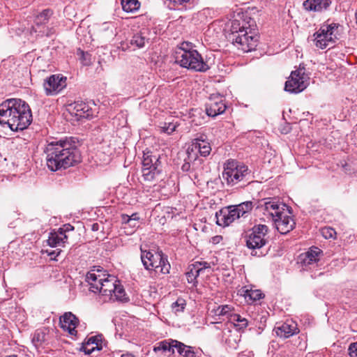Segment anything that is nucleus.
<instances>
[{"label":"nucleus","instance_id":"obj_1","mask_svg":"<svg viewBox=\"0 0 357 357\" xmlns=\"http://www.w3.org/2000/svg\"><path fill=\"white\" fill-rule=\"evenodd\" d=\"M45 152L47 166L52 172L66 169L81 161L80 152L72 137L50 142Z\"/></svg>","mask_w":357,"mask_h":357},{"label":"nucleus","instance_id":"obj_2","mask_svg":"<svg viewBox=\"0 0 357 357\" xmlns=\"http://www.w3.org/2000/svg\"><path fill=\"white\" fill-rule=\"evenodd\" d=\"M31 121V109L25 101L10 98L0 105V123H7L12 130H23Z\"/></svg>","mask_w":357,"mask_h":357},{"label":"nucleus","instance_id":"obj_3","mask_svg":"<svg viewBox=\"0 0 357 357\" xmlns=\"http://www.w3.org/2000/svg\"><path fill=\"white\" fill-rule=\"evenodd\" d=\"M251 171L243 163L234 160H229L225 164L222 172V179L227 184L234 186L243 183V185L250 183Z\"/></svg>","mask_w":357,"mask_h":357},{"label":"nucleus","instance_id":"obj_4","mask_svg":"<svg viewBox=\"0 0 357 357\" xmlns=\"http://www.w3.org/2000/svg\"><path fill=\"white\" fill-rule=\"evenodd\" d=\"M268 227L265 225H255L251 232L245 236L247 248L250 250V255L261 257L265 256L268 251L264 248L268 243L267 235Z\"/></svg>","mask_w":357,"mask_h":357},{"label":"nucleus","instance_id":"obj_5","mask_svg":"<svg viewBox=\"0 0 357 357\" xmlns=\"http://www.w3.org/2000/svg\"><path fill=\"white\" fill-rule=\"evenodd\" d=\"M252 208V202L250 201L223 208L215 213L216 223L220 226H229L235 220L246 217Z\"/></svg>","mask_w":357,"mask_h":357},{"label":"nucleus","instance_id":"obj_6","mask_svg":"<svg viewBox=\"0 0 357 357\" xmlns=\"http://www.w3.org/2000/svg\"><path fill=\"white\" fill-rule=\"evenodd\" d=\"M175 61L181 67L194 71L206 72L209 69V66L204 61L202 55L196 50L176 51Z\"/></svg>","mask_w":357,"mask_h":357},{"label":"nucleus","instance_id":"obj_7","mask_svg":"<svg viewBox=\"0 0 357 357\" xmlns=\"http://www.w3.org/2000/svg\"><path fill=\"white\" fill-rule=\"evenodd\" d=\"M239 25L238 21L232 23L231 35L233 43L238 45V49L245 52L255 50L257 45L258 38L255 36L250 28L241 27L237 30L236 25Z\"/></svg>","mask_w":357,"mask_h":357},{"label":"nucleus","instance_id":"obj_8","mask_svg":"<svg viewBox=\"0 0 357 357\" xmlns=\"http://www.w3.org/2000/svg\"><path fill=\"white\" fill-rule=\"evenodd\" d=\"M162 165L158 154L144 153L142 160V176L144 181L152 182L161 179Z\"/></svg>","mask_w":357,"mask_h":357},{"label":"nucleus","instance_id":"obj_9","mask_svg":"<svg viewBox=\"0 0 357 357\" xmlns=\"http://www.w3.org/2000/svg\"><path fill=\"white\" fill-rule=\"evenodd\" d=\"M338 27L339 24L337 23L323 24L320 29L314 33L316 47L323 50L330 45L332 47L334 46L336 40L338 39L335 33Z\"/></svg>","mask_w":357,"mask_h":357},{"label":"nucleus","instance_id":"obj_10","mask_svg":"<svg viewBox=\"0 0 357 357\" xmlns=\"http://www.w3.org/2000/svg\"><path fill=\"white\" fill-rule=\"evenodd\" d=\"M308 77L305 75L304 69L292 71L286 81L284 90L291 93H298L307 88Z\"/></svg>","mask_w":357,"mask_h":357},{"label":"nucleus","instance_id":"obj_11","mask_svg":"<svg viewBox=\"0 0 357 357\" xmlns=\"http://www.w3.org/2000/svg\"><path fill=\"white\" fill-rule=\"evenodd\" d=\"M43 89L47 96H56L67 86V77L61 74H54L44 79Z\"/></svg>","mask_w":357,"mask_h":357},{"label":"nucleus","instance_id":"obj_12","mask_svg":"<svg viewBox=\"0 0 357 357\" xmlns=\"http://www.w3.org/2000/svg\"><path fill=\"white\" fill-rule=\"evenodd\" d=\"M205 107L206 114L211 117L223 114L227 109L225 98L219 93L211 94Z\"/></svg>","mask_w":357,"mask_h":357},{"label":"nucleus","instance_id":"obj_13","mask_svg":"<svg viewBox=\"0 0 357 357\" xmlns=\"http://www.w3.org/2000/svg\"><path fill=\"white\" fill-rule=\"evenodd\" d=\"M259 208L264 211V214L274 219L285 210L286 204L280 202L276 198L268 197L263 199L259 204Z\"/></svg>","mask_w":357,"mask_h":357},{"label":"nucleus","instance_id":"obj_14","mask_svg":"<svg viewBox=\"0 0 357 357\" xmlns=\"http://www.w3.org/2000/svg\"><path fill=\"white\" fill-rule=\"evenodd\" d=\"M322 251L317 248L312 247L304 254H301L299 257L300 263L305 271H310L318 266L319 261V255Z\"/></svg>","mask_w":357,"mask_h":357},{"label":"nucleus","instance_id":"obj_15","mask_svg":"<svg viewBox=\"0 0 357 357\" xmlns=\"http://www.w3.org/2000/svg\"><path fill=\"white\" fill-rule=\"evenodd\" d=\"M52 11L50 9H45L42 12L38 13L34 18L33 25L32 26V31L35 33H38V35L43 36L50 35V31L45 27V24L48 22L50 17L52 15Z\"/></svg>","mask_w":357,"mask_h":357},{"label":"nucleus","instance_id":"obj_16","mask_svg":"<svg viewBox=\"0 0 357 357\" xmlns=\"http://www.w3.org/2000/svg\"><path fill=\"white\" fill-rule=\"evenodd\" d=\"M105 272L100 267H94L86 273L85 281L88 283L90 291L94 293L99 292L100 283L105 280Z\"/></svg>","mask_w":357,"mask_h":357},{"label":"nucleus","instance_id":"obj_17","mask_svg":"<svg viewBox=\"0 0 357 357\" xmlns=\"http://www.w3.org/2000/svg\"><path fill=\"white\" fill-rule=\"evenodd\" d=\"M277 336L281 338H289L299 333V329L296 321L287 319L285 322L277 324L274 328Z\"/></svg>","mask_w":357,"mask_h":357},{"label":"nucleus","instance_id":"obj_18","mask_svg":"<svg viewBox=\"0 0 357 357\" xmlns=\"http://www.w3.org/2000/svg\"><path fill=\"white\" fill-rule=\"evenodd\" d=\"M276 229L281 234H286L291 231L295 227V222L294 219L287 215L284 211L281 213V215H278L272 220Z\"/></svg>","mask_w":357,"mask_h":357},{"label":"nucleus","instance_id":"obj_19","mask_svg":"<svg viewBox=\"0 0 357 357\" xmlns=\"http://www.w3.org/2000/svg\"><path fill=\"white\" fill-rule=\"evenodd\" d=\"M79 324L78 318L70 312H65L60 317L61 328L71 335H77L76 328Z\"/></svg>","mask_w":357,"mask_h":357},{"label":"nucleus","instance_id":"obj_20","mask_svg":"<svg viewBox=\"0 0 357 357\" xmlns=\"http://www.w3.org/2000/svg\"><path fill=\"white\" fill-rule=\"evenodd\" d=\"M119 280L116 277L105 273L104 282L100 283L99 294L105 296V300L112 299V292L115 290V286Z\"/></svg>","mask_w":357,"mask_h":357},{"label":"nucleus","instance_id":"obj_21","mask_svg":"<svg viewBox=\"0 0 357 357\" xmlns=\"http://www.w3.org/2000/svg\"><path fill=\"white\" fill-rule=\"evenodd\" d=\"M102 349V335L91 336L82 344L80 351L85 354H91L95 350L100 351Z\"/></svg>","mask_w":357,"mask_h":357},{"label":"nucleus","instance_id":"obj_22","mask_svg":"<svg viewBox=\"0 0 357 357\" xmlns=\"http://www.w3.org/2000/svg\"><path fill=\"white\" fill-rule=\"evenodd\" d=\"M69 109L79 118H89L93 116L91 108L83 101H76L70 105Z\"/></svg>","mask_w":357,"mask_h":357},{"label":"nucleus","instance_id":"obj_23","mask_svg":"<svg viewBox=\"0 0 357 357\" xmlns=\"http://www.w3.org/2000/svg\"><path fill=\"white\" fill-rule=\"evenodd\" d=\"M155 261L153 271H155V272H160L162 274H167L169 273L170 264L167 260V257L162 251L155 252Z\"/></svg>","mask_w":357,"mask_h":357},{"label":"nucleus","instance_id":"obj_24","mask_svg":"<svg viewBox=\"0 0 357 357\" xmlns=\"http://www.w3.org/2000/svg\"><path fill=\"white\" fill-rule=\"evenodd\" d=\"M331 4V0H306L303 2V7L309 11L322 12L327 10Z\"/></svg>","mask_w":357,"mask_h":357},{"label":"nucleus","instance_id":"obj_25","mask_svg":"<svg viewBox=\"0 0 357 357\" xmlns=\"http://www.w3.org/2000/svg\"><path fill=\"white\" fill-rule=\"evenodd\" d=\"M206 138L205 135H202L199 138H196L192 144V151H199L203 157L208 156L211 151L210 144L206 141Z\"/></svg>","mask_w":357,"mask_h":357},{"label":"nucleus","instance_id":"obj_26","mask_svg":"<svg viewBox=\"0 0 357 357\" xmlns=\"http://www.w3.org/2000/svg\"><path fill=\"white\" fill-rule=\"evenodd\" d=\"M172 343L174 344L172 347L176 349L177 352L181 357H197V352L195 349L190 346L178 340H172Z\"/></svg>","mask_w":357,"mask_h":357},{"label":"nucleus","instance_id":"obj_27","mask_svg":"<svg viewBox=\"0 0 357 357\" xmlns=\"http://www.w3.org/2000/svg\"><path fill=\"white\" fill-rule=\"evenodd\" d=\"M148 29H142L139 32L135 33L131 40L130 44L132 45H135L138 48H142L144 47L146 43L149 42V38H147Z\"/></svg>","mask_w":357,"mask_h":357},{"label":"nucleus","instance_id":"obj_28","mask_svg":"<svg viewBox=\"0 0 357 357\" xmlns=\"http://www.w3.org/2000/svg\"><path fill=\"white\" fill-rule=\"evenodd\" d=\"M141 250V260L145 269L147 271H153L154 266L155 253L153 254L151 251Z\"/></svg>","mask_w":357,"mask_h":357},{"label":"nucleus","instance_id":"obj_29","mask_svg":"<svg viewBox=\"0 0 357 357\" xmlns=\"http://www.w3.org/2000/svg\"><path fill=\"white\" fill-rule=\"evenodd\" d=\"M68 236H60L56 234L55 231L51 232L50 234L49 238L47 239V243L50 247H57L62 246L64 247L66 243L67 242Z\"/></svg>","mask_w":357,"mask_h":357},{"label":"nucleus","instance_id":"obj_30","mask_svg":"<svg viewBox=\"0 0 357 357\" xmlns=\"http://www.w3.org/2000/svg\"><path fill=\"white\" fill-rule=\"evenodd\" d=\"M172 339L165 340L157 343L153 347V351H169L172 354H174V347H172L174 344L172 343Z\"/></svg>","mask_w":357,"mask_h":357},{"label":"nucleus","instance_id":"obj_31","mask_svg":"<svg viewBox=\"0 0 357 357\" xmlns=\"http://www.w3.org/2000/svg\"><path fill=\"white\" fill-rule=\"evenodd\" d=\"M230 322L234 323L238 330H243L248 326V320L238 314L234 313L231 315Z\"/></svg>","mask_w":357,"mask_h":357},{"label":"nucleus","instance_id":"obj_32","mask_svg":"<svg viewBox=\"0 0 357 357\" xmlns=\"http://www.w3.org/2000/svg\"><path fill=\"white\" fill-rule=\"evenodd\" d=\"M123 10L127 13H132L139 8V2L137 0H121Z\"/></svg>","mask_w":357,"mask_h":357},{"label":"nucleus","instance_id":"obj_33","mask_svg":"<svg viewBox=\"0 0 357 357\" xmlns=\"http://www.w3.org/2000/svg\"><path fill=\"white\" fill-rule=\"evenodd\" d=\"M200 274V269H196L192 265H189L188 271L186 273V278L188 283L192 284L194 286L197 283V278Z\"/></svg>","mask_w":357,"mask_h":357},{"label":"nucleus","instance_id":"obj_34","mask_svg":"<svg viewBox=\"0 0 357 357\" xmlns=\"http://www.w3.org/2000/svg\"><path fill=\"white\" fill-rule=\"evenodd\" d=\"M234 307L225 305L219 306L215 310V314L218 316H226L230 321L231 315L234 314Z\"/></svg>","mask_w":357,"mask_h":357},{"label":"nucleus","instance_id":"obj_35","mask_svg":"<svg viewBox=\"0 0 357 357\" xmlns=\"http://www.w3.org/2000/svg\"><path fill=\"white\" fill-rule=\"evenodd\" d=\"M126 292L120 282L115 286V290L112 292V299L123 301L126 299Z\"/></svg>","mask_w":357,"mask_h":357},{"label":"nucleus","instance_id":"obj_36","mask_svg":"<svg viewBox=\"0 0 357 357\" xmlns=\"http://www.w3.org/2000/svg\"><path fill=\"white\" fill-rule=\"evenodd\" d=\"M245 297L248 299V301H251L254 302L260 300L263 297V294L259 289L246 290Z\"/></svg>","mask_w":357,"mask_h":357},{"label":"nucleus","instance_id":"obj_37","mask_svg":"<svg viewBox=\"0 0 357 357\" xmlns=\"http://www.w3.org/2000/svg\"><path fill=\"white\" fill-rule=\"evenodd\" d=\"M45 333L40 331H36L32 338V342L34 346L38 348L43 345V342L46 340Z\"/></svg>","mask_w":357,"mask_h":357},{"label":"nucleus","instance_id":"obj_38","mask_svg":"<svg viewBox=\"0 0 357 357\" xmlns=\"http://www.w3.org/2000/svg\"><path fill=\"white\" fill-rule=\"evenodd\" d=\"M178 126V123H177V121L176 122H169V123L165 122V123H164V125L162 126H161V129L163 132L170 135L176 130V128Z\"/></svg>","mask_w":357,"mask_h":357},{"label":"nucleus","instance_id":"obj_39","mask_svg":"<svg viewBox=\"0 0 357 357\" xmlns=\"http://www.w3.org/2000/svg\"><path fill=\"white\" fill-rule=\"evenodd\" d=\"M321 233L326 239L335 238L336 235V231L334 229L327 227L322 228Z\"/></svg>","mask_w":357,"mask_h":357},{"label":"nucleus","instance_id":"obj_40","mask_svg":"<svg viewBox=\"0 0 357 357\" xmlns=\"http://www.w3.org/2000/svg\"><path fill=\"white\" fill-rule=\"evenodd\" d=\"M77 54L80 56V59L84 66H89L91 63V54L89 52H84L79 49L77 50Z\"/></svg>","mask_w":357,"mask_h":357},{"label":"nucleus","instance_id":"obj_41","mask_svg":"<svg viewBox=\"0 0 357 357\" xmlns=\"http://www.w3.org/2000/svg\"><path fill=\"white\" fill-rule=\"evenodd\" d=\"M167 6L171 10L179 9V6L188 2L190 0H167Z\"/></svg>","mask_w":357,"mask_h":357},{"label":"nucleus","instance_id":"obj_42","mask_svg":"<svg viewBox=\"0 0 357 357\" xmlns=\"http://www.w3.org/2000/svg\"><path fill=\"white\" fill-rule=\"evenodd\" d=\"M187 153L188 154V158L184 159V162L181 166V170L183 172H190L192 171V167L190 165V161L191 160V154L189 152V151H187Z\"/></svg>","mask_w":357,"mask_h":357},{"label":"nucleus","instance_id":"obj_43","mask_svg":"<svg viewBox=\"0 0 357 357\" xmlns=\"http://www.w3.org/2000/svg\"><path fill=\"white\" fill-rule=\"evenodd\" d=\"M185 306V302L183 299H177V301L172 303V307L175 312L183 311Z\"/></svg>","mask_w":357,"mask_h":357},{"label":"nucleus","instance_id":"obj_44","mask_svg":"<svg viewBox=\"0 0 357 357\" xmlns=\"http://www.w3.org/2000/svg\"><path fill=\"white\" fill-rule=\"evenodd\" d=\"M197 270L200 269V273L205 269L211 268V264L206 261H196L192 264Z\"/></svg>","mask_w":357,"mask_h":357},{"label":"nucleus","instance_id":"obj_45","mask_svg":"<svg viewBox=\"0 0 357 357\" xmlns=\"http://www.w3.org/2000/svg\"><path fill=\"white\" fill-rule=\"evenodd\" d=\"M350 357H357V342L351 343L348 349Z\"/></svg>","mask_w":357,"mask_h":357},{"label":"nucleus","instance_id":"obj_46","mask_svg":"<svg viewBox=\"0 0 357 357\" xmlns=\"http://www.w3.org/2000/svg\"><path fill=\"white\" fill-rule=\"evenodd\" d=\"M192 50H193L192 49L191 43L184 42V43H181V47H179V49L177 51H183L184 52V51H192Z\"/></svg>","mask_w":357,"mask_h":357},{"label":"nucleus","instance_id":"obj_47","mask_svg":"<svg viewBox=\"0 0 357 357\" xmlns=\"http://www.w3.org/2000/svg\"><path fill=\"white\" fill-rule=\"evenodd\" d=\"M188 176H189V178L193 181V183H195V180L198 178L199 174L197 172V170L194 168L193 166H192V171H190V172H189Z\"/></svg>","mask_w":357,"mask_h":357},{"label":"nucleus","instance_id":"obj_48","mask_svg":"<svg viewBox=\"0 0 357 357\" xmlns=\"http://www.w3.org/2000/svg\"><path fill=\"white\" fill-rule=\"evenodd\" d=\"M110 25H111V24L108 23V22H105V23L102 24V26L100 28V31H110V32H111L110 36H114V33H113V31H112V27L111 28Z\"/></svg>","mask_w":357,"mask_h":357},{"label":"nucleus","instance_id":"obj_49","mask_svg":"<svg viewBox=\"0 0 357 357\" xmlns=\"http://www.w3.org/2000/svg\"><path fill=\"white\" fill-rule=\"evenodd\" d=\"M121 221L123 223L129 224L130 225L133 226V227L135 226V225H132V223L130 222V218L128 215L122 214L121 215Z\"/></svg>","mask_w":357,"mask_h":357},{"label":"nucleus","instance_id":"obj_50","mask_svg":"<svg viewBox=\"0 0 357 357\" xmlns=\"http://www.w3.org/2000/svg\"><path fill=\"white\" fill-rule=\"evenodd\" d=\"M62 229L65 232L73 231L74 229V227L70 225V224H66L63 226Z\"/></svg>","mask_w":357,"mask_h":357},{"label":"nucleus","instance_id":"obj_51","mask_svg":"<svg viewBox=\"0 0 357 357\" xmlns=\"http://www.w3.org/2000/svg\"><path fill=\"white\" fill-rule=\"evenodd\" d=\"M130 218V222L138 220L139 219L137 213H132L131 215H129Z\"/></svg>","mask_w":357,"mask_h":357},{"label":"nucleus","instance_id":"obj_52","mask_svg":"<svg viewBox=\"0 0 357 357\" xmlns=\"http://www.w3.org/2000/svg\"><path fill=\"white\" fill-rule=\"evenodd\" d=\"M221 239H222V236H215L212 238V243H215V244L218 243Z\"/></svg>","mask_w":357,"mask_h":357},{"label":"nucleus","instance_id":"obj_53","mask_svg":"<svg viewBox=\"0 0 357 357\" xmlns=\"http://www.w3.org/2000/svg\"><path fill=\"white\" fill-rule=\"evenodd\" d=\"M60 252H61V250H54V251L50 252L48 255L50 257L54 256V258H55L60 254Z\"/></svg>","mask_w":357,"mask_h":357},{"label":"nucleus","instance_id":"obj_54","mask_svg":"<svg viewBox=\"0 0 357 357\" xmlns=\"http://www.w3.org/2000/svg\"><path fill=\"white\" fill-rule=\"evenodd\" d=\"M56 234L60 235V236H66V233L63 229L61 228H59L57 231H55Z\"/></svg>","mask_w":357,"mask_h":357},{"label":"nucleus","instance_id":"obj_55","mask_svg":"<svg viewBox=\"0 0 357 357\" xmlns=\"http://www.w3.org/2000/svg\"><path fill=\"white\" fill-rule=\"evenodd\" d=\"M100 229V225L98 223H93L91 226V229L94 231H98Z\"/></svg>","mask_w":357,"mask_h":357},{"label":"nucleus","instance_id":"obj_56","mask_svg":"<svg viewBox=\"0 0 357 357\" xmlns=\"http://www.w3.org/2000/svg\"><path fill=\"white\" fill-rule=\"evenodd\" d=\"M121 357H135L134 355L130 353L122 354Z\"/></svg>","mask_w":357,"mask_h":357},{"label":"nucleus","instance_id":"obj_57","mask_svg":"<svg viewBox=\"0 0 357 357\" xmlns=\"http://www.w3.org/2000/svg\"><path fill=\"white\" fill-rule=\"evenodd\" d=\"M323 275V273H322V272H320L318 275H312V278H316V277H317V275H319H319Z\"/></svg>","mask_w":357,"mask_h":357},{"label":"nucleus","instance_id":"obj_58","mask_svg":"<svg viewBox=\"0 0 357 357\" xmlns=\"http://www.w3.org/2000/svg\"><path fill=\"white\" fill-rule=\"evenodd\" d=\"M6 357H17V356H15V355H10V356H6Z\"/></svg>","mask_w":357,"mask_h":357},{"label":"nucleus","instance_id":"obj_59","mask_svg":"<svg viewBox=\"0 0 357 357\" xmlns=\"http://www.w3.org/2000/svg\"><path fill=\"white\" fill-rule=\"evenodd\" d=\"M355 17H356V24H357V12H356V14H355Z\"/></svg>","mask_w":357,"mask_h":357}]
</instances>
